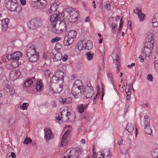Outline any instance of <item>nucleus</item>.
<instances>
[{"mask_svg":"<svg viewBox=\"0 0 158 158\" xmlns=\"http://www.w3.org/2000/svg\"><path fill=\"white\" fill-rule=\"evenodd\" d=\"M64 73L61 70H58L55 72L50 80V88L51 90L54 94H59L62 90V87L60 85L59 86H55V89L52 87L53 84L59 82L63 84L64 82Z\"/></svg>","mask_w":158,"mask_h":158,"instance_id":"1","label":"nucleus"},{"mask_svg":"<svg viewBox=\"0 0 158 158\" xmlns=\"http://www.w3.org/2000/svg\"><path fill=\"white\" fill-rule=\"evenodd\" d=\"M6 5L7 8L11 11L19 13L22 10L21 6L18 4L17 0H8Z\"/></svg>","mask_w":158,"mask_h":158,"instance_id":"2","label":"nucleus"},{"mask_svg":"<svg viewBox=\"0 0 158 158\" xmlns=\"http://www.w3.org/2000/svg\"><path fill=\"white\" fill-rule=\"evenodd\" d=\"M66 27L65 22H60L56 27H52V29L53 32L56 34H59L68 31Z\"/></svg>","mask_w":158,"mask_h":158,"instance_id":"3","label":"nucleus"},{"mask_svg":"<svg viewBox=\"0 0 158 158\" xmlns=\"http://www.w3.org/2000/svg\"><path fill=\"white\" fill-rule=\"evenodd\" d=\"M42 23L41 19H33L29 21L28 25L30 29L33 30L41 27Z\"/></svg>","mask_w":158,"mask_h":158,"instance_id":"4","label":"nucleus"},{"mask_svg":"<svg viewBox=\"0 0 158 158\" xmlns=\"http://www.w3.org/2000/svg\"><path fill=\"white\" fill-rule=\"evenodd\" d=\"M154 37V35L153 33H148L144 46L153 48L155 42Z\"/></svg>","mask_w":158,"mask_h":158,"instance_id":"5","label":"nucleus"},{"mask_svg":"<svg viewBox=\"0 0 158 158\" xmlns=\"http://www.w3.org/2000/svg\"><path fill=\"white\" fill-rule=\"evenodd\" d=\"M61 18L59 14H55L51 15L50 17V20L51 22V28L56 27L58 23L60 22Z\"/></svg>","mask_w":158,"mask_h":158,"instance_id":"6","label":"nucleus"},{"mask_svg":"<svg viewBox=\"0 0 158 158\" xmlns=\"http://www.w3.org/2000/svg\"><path fill=\"white\" fill-rule=\"evenodd\" d=\"M22 53L19 51L15 52L12 54L8 55L6 57L7 59L10 61L13 60H18L19 58L22 56Z\"/></svg>","mask_w":158,"mask_h":158,"instance_id":"7","label":"nucleus"},{"mask_svg":"<svg viewBox=\"0 0 158 158\" xmlns=\"http://www.w3.org/2000/svg\"><path fill=\"white\" fill-rule=\"evenodd\" d=\"M44 138L46 141L52 139L54 137V134L49 127H46L44 129Z\"/></svg>","mask_w":158,"mask_h":158,"instance_id":"8","label":"nucleus"},{"mask_svg":"<svg viewBox=\"0 0 158 158\" xmlns=\"http://www.w3.org/2000/svg\"><path fill=\"white\" fill-rule=\"evenodd\" d=\"M69 22L71 23H75L77 21L78 19V12L77 11L73 12L71 10L69 13Z\"/></svg>","mask_w":158,"mask_h":158,"instance_id":"9","label":"nucleus"},{"mask_svg":"<svg viewBox=\"0 0 158 158\" xmlns=\"http://www.w3.org/2000/svg\"><path fill=\"white\" fill-rule=\"evenodd\" d=\"M82 93L86 98L92 97L94 93L93 87L88 86L87 87L85 88Z\"/></svg>","mask_w":158,"mask_h":158,"instance_id":"10","label":"nucleus"},{"mask_svg":"<svg viewBox=\"0 0 158 158\" xmlns=\"http://www.w3.org/2000/svg\"><path fill=\"white\" fill-rule=\"evenodd\" d=\"M67 158H78V152L77 150L69 149L66 150Z\"/></svg>","mask_w":158,"mask_h":158,"instance_id":"11","label":"nucleus"},{"mask_svg":"<svg viewBox=\"0 0 158 158\" xmlns=\"http://www.w3.org/2000/svg\"><path fill=\"white\" fill-rule=\"evenodd\" d=\"M153 48L144 46L142 50V54L146 57H149L152 52Z\"/></svg>","mask_w":158,"mask_h":158,"instance_id":"12","label":"nucleus"},{"mask_svg":"<svg viewBox=\"0 0 158 158\" xmlns=\"http://www.w3.org/2000/svg\"><path fill=\"white\" fill-rule=\"evenodd\" d=\"M70 133L69 130L66 131L62 136V140L60 144V146H63L66 145L67 143L68 140L67 138L68 137L69 134Z\"/></svg>","mask_w":158,"mask_h":158,"instance_id":"13","label":"nucleus"},{"mask_svg":"<svg viewBox=\"0 0 158 158\" xmlns=\"http://www.w3.org/2000/svg\"><path fill=\"white\" fill-rule=\"evenodd\" d=\"M81 89L73 86L72 90V93L74 96L75 98H77L80 96V94L82 93L81 90Z\"/></svg>","mask_w":158,"mask_h":158,"instance_id":"14","label":"nucleus"},{"mask_svg":"<svg viewBox=\"0 0 158 158\" xmlns=\"http://www.w3.org/2000/svg\"><path fill=\"white\" fill-rule=\"evenodd\" d=\"M37 52L35 47L33 45L31 46L27 50V57L30 56L32 55L36 54Z\"/></svg>","mask_w":158,"mask_h":158,"instance_id":"15","label":"nucleus"},{"mask_svg":"<svg viewBox=\"0 0 158 158\" xmlns=\"http://www.w3.org/2000/svg\"><path fill=\"white\" fill-rule=\"evenodd\" d=\"M88 104H81L77 106V110L78 112L80 113H82L86 110Z\"/></svg>","mask_w":158,"mask_h":158,"instance_id":"16","label":"nucleus"},{"mask_svg":"<svg viewBox=\"0 0 158 158\" xmlns=\"http://www.w3.org/2000/svg\"><path fill=\"white\" fill-rule=\"evenodd\" d=\"M114 56H112V58L113 60V62L114 63L116 64V68L117 70L116 71V73H118L119 72V67L120 66V61H119V56L117 54H114Z\"/></svg>","mask_w":158,"mask_h":158,"instance_id":"17","label":"nucleus"},{"mask_svg":"<svg viewBox=\"0 0 158 158\" xmlns=\"http://www.w3.org/2000/svg\"><path fill=\"white\" fill-rule=\"evenodd\" d=\"M69 112V111L65 110H63L61 111L60 114L62 121L65 122H68Z\"/></svg>","mask_w":158,"mask_h":158,"instance_id":"18","label":"nucleus"},{"mask_svg":"<svg viewBox=\"0 0 158 158\" xmlns=\"http://www.w3.org/2000/svg\"><path fill=\"white\" fill-rule=\"evenodd\" d=\"M139 8L137 7L136 9L134 10V13L135 14H137L138 17L140 19V21H142L144 19L145 15L142 12L141 10H139Z\"/></svg>","mask_w":158,"mask_h":158,"instance_id":"19","label":"nucleus"},{"mask_svg":"<svg viewBox=\"0 0 158 158\" xmlns=\"http://www.w3.org/2000/svg\"><path fill=\"white\" fill-rule=\"evenodd\" d=\"M9 23V20L8 18H6L2 20V30L3 31H6L7 30Z\"/></svg>","mask_w":158,"mask_h":158,"instance_id":"20","label":"nucleus"},{"mask_svg":"<svg viewBox=\"0 0 158 158\" xmlns=\"http://www.w3.org/2000/svg\"><path fill=\"white\" fill-rule=\"evenodd\" d=\"M59 101L61 104H66L71 103L72 102V98L69 97L67 98H63L60 97L59 98Z\"/></svg>","mask_w":158,"mask_h":158,"instance_id":"21","label":"nucleus"},{"mask_svg":"<svg viewBox=\"0 0 158 158\" xmlns=\"http://www.w3.org/2000/svg\"><path fill=\"white\" fill-rule=\"evenodd\" d=\"M73 41V39L70 38L67 36H66L64 39V44L65 46H68L72 44Z\"/></svg>","mask_w":158,"mask_h":158,"instance_id":"22","label":"nucleus"},{"mask_svg":"<svg viewBox=\"0 0 158 158\" xmlns=\"http://www.w3.org/2000/svg\"><path fill=\"white\" fill-rule=\"evenodd\" d=\"M84 50H89L93 47L92 42L90 40H88L86 42L84 41Z\"/></svg>","mask_w":158,"mask_h":158,"instance_id":"23","label":"nucleus"},{"mask_svg":"<svg viewBox=\"0 0 158 158\" xmlns=\"http://www.w3.org/2000/svg\"><path fill=\"white\" fill-rule=\"evenodd\" d=\"M39 56V54L37 53L36 54L32 55V56H30L28 57L27 58L30 62L33 63L36 61L38 59Z\"/></svg>","mask_w":158,"mask_h":158,"instance_id":"24","label":"nucleus"},{"mask_svg":"<svg viewBox=\"0 0 158 158\" xmlns=\"http://www.w3.org/2000/svg\"><path fill=\"white\" fill-rule=\"evenodd\" d=\"M68 117V120L67 122H73L75 121L76 118L75 114L74 113H71L69 112Z\"/></svg>","mask_w":158,"mask_h":158,"instance_id":"25","label":"nucleus"},{"mask_svg":"<svg viewBox=\"0 0 158 158\" xmlns=\"http://www.w3.org/2000/svg\"><path fill=\"white\" fill-rule=\"evenodd\" d=\"M106 73L108 79L110 80L112 86H113L114 85V79L112 73L109 71H107Z\"/></svg>","mask_w":158,"mask_h":158,"instance_id":"26","label":"nucleus"},{"mask_svg":"<svg viewBox=\"0 0 158 158\" xmlns=\"http://www.w3.org/2000/svg\"><path fill=\"white\" fill-rule=\"evenodd\" d=\"M73 86L78 88L79 89H82L83 87V84L81 80H77L75 81Z\"/></svg>","mask_w":158,"mask_h":158,"instance_id":"27","label":"nucleus"},{"mask_svg":"<svg viewBox=\"0 0 158 158\" xmlns=\"http://www.w3.org/2000/svg\"><path fill=\"white\" fill-rule=\"evenodd\" d=\"M52 57L54 61H57L61 60L62 56L60 53H58L55 55H53L52 56Z\"/></svg>","mask_w":158,"mask_h":158,"instance_id":"28","label":"nucleus"},{"mask_svg":"<svg viewBox=\"0 0 158 158\" xmlns=\"http://www.w3.org/2000/svg\"><path fill=\"white\" fill-rule=\"evenodd\" d=\"M77 34V32L73 30L69 32L68 35L67 36L69 38L74 40V38L76 37Z\"/></svg>","mask_w":158,"mask_h":158,"instance_id":"29","label":"nucleus"},{"mask_svg":"<svg viewBox=\"0 0 158 158\" xmlns=\"http://www.w3.org/2000/svg\"><path fill=\"white\" fill-rule=\"evenodd\" d=\"M77 49L79 51L84 50V41H81L78 42L77 44Z\"/></svg>","mask_w":158,"mask_h":158,"instance_id":"30","label":"nucleus"},{"mask_svg":"<svg viewBox=\"0 0 158 158\" xmlns=\"http://www.w3.org/2000/svg\"><path fill=\"white\" fill-rule=\"evenodd\" d=\"M58 8V5L57 4L55 3L54 4H53L51 6L50 10H49V14H52V12H54L56 11L57 10Z\"/></svg>","mask_w":158,"mask_h":158,"instance_id":"31","label":"nucleus"},{"mask_svg":"<svg viewBox=\"0 0 158 158\" xmlns=\"http://www.w3.org/2000/svg\"><path fill=\"white\" fill-rule=\"evenodd\" d=\"M144 126H150V119L149 117L147 115H145L144 117Z\"/></svg>","mask_w":158,"mask_h":158,"instance_id":"32","label":"nucleus"},{"mask_svg":"<svg viewBox=\"0 0 158 158\" xmlns=\"http://www.w3.org/2000/svg\"><path fill=\"white\" fill-rule=\"evenodd\" d=\"M126 130L128 132L131 133L134 130L133 126L131 123H128L126 127Z\"/></svg>","mask_w":158,"mask_h":158,"instance_id":"33","label":"nucleus"},{"mask_svg":"<svg viewBox=\"0 0 158 158\" xmlns=\"http://www.w3.org/2000/svg\"><path fill=\"white\" fill-rule=\"evenodd\" d=\"M85 55L86 56V59L88 60H90L93 59L94 54L93 52H88L85 53Z\"/></svg>","mask_w":158,"mask_h":158,"instance_id":"34","label":"nucleus"},{"mask_svg":"<svg viewBox=\"0 0 158 158\" xmlns=\"http://www.w3.org/2000/svg\"><path fill=\"white\" fill-rule=\"evenodd\" d=\"M33 83V81L31 79H29L27 80L24 83V86L25 88L29 87Z\"/></svg>","mask_w":158,"mask_h":158,"instance_id":"35","label":"nucleus"},{"mask_svg":"<svg viewBox=\"0 0 158 158\" xmlns=\"http://www.w3.org/2000/svg\"><path fill=\"white\" fill-rule=\"evenodd\" d=\"M152 156L154 158H158V149H153L151 152Z\"/></svg>","mask_w":158,"mask_h":158,"instance_id":"36","label":"nucleus"},{"mask_svg":"<svg viewBox=\"0 0 158 158\" xmlns=\"http://www.w3.org/2000/svg\"><path fill=\"white\" fill-rule=\"evenodd\" d=\"M144 127V131L145 133L148 134L150 135L152 133V129L150 128V127L149 126H146Z\"/></svg>","mask_w":158,"mask_h":158,"instance_id":"37","label":"nucleus"},{"mask_svg":"<svg viewBox=\"0 0 158 158\" xmlns=\"http://www.w3.org/2000/svg\"><path fill=\"white\" fill-rule=\"evenodd\" d=\"M42 87V85L40 81H37L36 84V89L37 91L41 90Z\"/></svg>","mask_w":158,"mask_h":158,"instance_id":"38","label":"nucleus"},{"mask_svg":"<svg viewBox=\"0 0 158 158\" xmlns=\"http://www.w3.org/2000/svg\"><path fill=\"white\" fill-rule=\"evenodd\" d=\"M28 106V104L27 103H23L22 105L20 106L21 109L23 110H26L27 109V106Z\"/></svg>","mask_w":158,"mask_h":158,"instance_id":"39","label":"nucleus"},{"mask_svg":"<svg viewBox=\"0 0 158 158\" xmlns=\"http://www.w3.org/2000/svg\"><path fill=\"white\" fill-rule=\"evenodd\" d=\"M40 3L42 5L40 6V8H44L47 5L46 1L44 0H40Z\"/></svg>","mask_w":158,"mask_h":158,"instance_id":"40","label":"nucleus"},{"mask_svg":"<svg viewBox=\"0 0 158 158\" xmlns=\"http://www.w3.org/2000/svg\"><path fill=\"white\" fill-rule=\"evenodd\" d=\"M31 142V140L30 138L26 137L24 140L23 143L27 144L28 143H30Z\"/></svg>","mask_w":158,"mask_h":158,"instance_id":"41","label":"nucleus"},{"mask_svg":"<svg viewBox=\"0 0 158 158\" xmlns=\"http://www.w3.org/2000/svg\"><path fill=\"white\" fill-rule=\"evenodd\" d=\"M61 40V38L60 37H56L52 39L51 40V42L52 43H54L59 41Z\"/></svg>","mask_w":158,"mask_h":158,"instance_id":"42","label":"nucleus"},{"mask_svg":"<svg viewBox=\"0 0 158 158\" xmlns=\"http://www.w3.org/2000/svg\"><path fill=\"white\" fill-rule=\"evenodd\" d=\"M40 0H38L37 1H35V2H36V6L37 9H42L44 8H40V6L42 5H41V3H40Z\"/></svg>","mask_w":158,"mask_h":158,"instance_id":"43","label":"nucleus"},{"mask_svg":"<svg viewBox=\"0 0 158 158\" xmlns=\"http://www.w3.org/2000/svg\"><path fill=\"white\" fill-rule=\"evenodd\" d=\"M112 29L114 32H115L117 29V27L116 24L113 23L111 24Z\"/></svg>","mask_w":158,"mask_h":158,"instance_id":"44","label":"nucleus"},{"mask_svg":"<svg viewBox=\"0 0 158 158\" xmlns=\"http://www.w3.org/2000/svg\"><path fill=\"white\" fill-rule=\"evenodd\" d=\"M11 65L13 68H16L18 66V64H17V63L15 61L12 62Z\"/></svg>","mask_w":158,"mask_h":158,"instance_id":"45","label":"nucleus"},{"mask_svg":"<svg viewBox=\"0 0 158 158\" xmlns=\"http://www.w3.org/2000/svg\"><path fill=\"white\" fill-rule=\"evenodd\" d=\"M50 73L51 72L49 70H47L45 72L44 75L47 77H48Z\"/></svg>","mask_w":158,"mask_h":158,"instance_id":"46","label":"nucleus"},{"mask_svg":"<svg viewBox=\"0 0 158 158\" xmlns=\"http://www.w3.org/2000/svg\"><path fill=\"white\" fill-rule=\"evenodd\" d=\"M147 79L149 81H152L153 80L152 75L151 74H148L147 77Z\"/></svg>","mask_w":158,"mask_h":158,"instance_id":"47","label":"nucleus"},{"mask_svg":"<svg viewBox=\"0 0 158 158\" xmlns=\"http://www.w3.org/2000/svg\"><path fill=\"white\" fill-rule=\"evenodd\" d=\"M8 89H9V92L11 94L13 95L15 94V90L13 88H8Z\"/></svg>","mask_w":158,"mask_h":158,"instance_id":"48","label":"nucleus"},{"mask_svg":"<svg viewBox=\"0 0 158 158\" xmlns=\"http://www.w3.org/2000/svg\"><path fill=\"white\" fill-rule=\"evenodd\" d=\"M104 7L108 10H109L110 9V4H106L104 5Z\"/></svg>","mask_w":158,"mask_h":158,"instance_id":"49","label":"nucleus"},{"mask_svg":"<svg viewBox=\"0 0 158 158\" xmlns=\"http://www.w3.org/2000/svg\"><path fill=\"white\" fill-rule=\"evenodd\" d=\"M66 154V151L63 154L61 155L60 158H67V155Z\"/></svg>","mask_w":158,"mask_h":158,"instance_id":"50","label":"nucleus"},{"mask_svg":"<svg viewBox=\"0 0 158 158\" xmlns=\"http://www.w3.org/2000/svg\"><path fill=\"white\" fill-rule=\"evenodd\" d=\"M68 56L67 55H64L62 59L63 61L64 62L66 61L68 59Z\"/></svg>","mask_w":158,"mask_h":158,"instance_id":"51","label":"nucleus"},{"mask_svg":"<svg viewBox=\"0 0 158 158\" xmlns=\"http://www.w3.org/2000/svg\"><path fill=\"white\" fill-rule=\"evenodd\" d=\"M80 0H72L73 3L75 5L78 4L80 2Z\"/></svg>","mask_w":158,"mask_h":158,"instance_id":"52","label":"nucleus"},{"mask_svg":"<svg viewBox=\"0 0 158 158\" xmlns=\"http://www.w3.org/2000/svg\"><path fill=\"white\" fill-rule=\"evenodd\" d=\"M107 152L108 153L106 158H110L112 155L110 154V150H108Z\"/></svg>","mask_w":158,"mask_h":158,"instance_id":"53","label":"nucleus"},{"mask_svg":"<svg viewBox=\"0 0 158 158\" xmlns=\"http://www.w3.org/2000/svg\"><path fill=\"white\" fill-rule=\"evenodd\" d=\"M21 5L23 6L26 4V1L25 0H20Z\"/></svg>","mask_w":158,"mask_h":158,"instance_id":"54","label":"nucleus"},{"mask_svg":"<svg viewBox=\"0 0 158 158\" xmlns=\"http://www.w3.org/2000/svg\"><path fill=\"white\" fill-rule=\"evenodd\" d=\"M123 16L122 17V18L120 19V22L119 23V26L123 27Z\"/></svg>","mask_w":158,"mask_h":158,"instance_id":"55","label":"nucleus"},{"mask_svg":"<svg viewBox=\"0 0 158 158\" xmlns=\"http://www.w3.org/2000/svg\"><path fill=\"white\" fill-rule=\"evenodd\" d=\"M135 63H132L131 64H129L127 65V67L128 68H132L133 66H135Z\"/></svg>","mask_w":158,"mask_h":158,"instance_id":"56","label":"nucleus"},{"mask_svg":"<svg viewBox=\"0 0 158 158\" xmlns=\"http://www.w3.org/2000/svg\"><path fill=\"white\" fill-rule=\"evenodd\" d=\"M127 94H131V91L130 90V89L129 88L127 89V88L125 90Z\"/></svg>","mask_w":158,"mask_h":158,"instance_id":"57","label":"nucleus"},{"mask_svg":"<svg viewBox=\"0 0 158 158\" xmlns=\"http://www.w3.org/2000/svg\"><path fill=\"white\" fill-rule=\"evenodd\" d=\"M153 26L155 27H158V21L152 24Z\"/></svg>","mask_w":158,"mask_h":158,"instance_id":"58","label":"nucleus"},{"mask_svg":"<svg viewBox=\"0 0 158 158\" xmlns=\"http://www.w3.org/2000/svg\"><path fill=\"white\" fill-rule=\"evenodd\" d=\"M11 156L12 158H15L16 157V155L13 152H11Z\"/></svg>","mask_w":158,"mask_h":158,"instance_id":"59","label":"nucleus"},{"mask_svg":"<svg viewBox=\"0 0 158 158\" xmlns=\"http://www.w3.org/2000/svg\"><path fill=\"white\" fill-rule=\"evenodd\" d=\"M82 4L83 5L84 8L85 9H87V4L84 2H82Z\"/></svg>","mask_w":158,"mask_h":158,"instance_id":"60","label":"nucleus"},{"mask_svg":"<svg viewBox=\"0 0 158 158\" xmlns=\"http://www.w3.org/2000/svg\"><path fill=\"white\" fill-rule=\"evenodd\" d=\"M158 21V19L155 18H154L152 20V24H154V23H155V22H157Z\"/></svg>","mask_w":158,"mask_h":158,"instance_id":"61","label":"nucleus"},{"mask_svg":"<svg viewBox=\"0 0 158 158\" xmlns=\"http://www.w3.org/2000/svg\"><path fill=\"white\" fill-rule=\"evenodd\" d=\"M100 154L101 156H102V157H97V156H96V158H104L105 154L102 153L101 152H100Z\"/></svg>","mask_w":158,"mask_h":158,"instance_id":"62","label":"nucleus"},{"mask_svg":"<svg viewBox=\"0 0 158 158\" xmlns=\"http://www.w3.org/2000/svg\"><path fill=\"white\" fill-rule=\"evenodd\" d=\"M48 57V55L47 53H45L44 54V58L46 59Z\"/></svg>","mask_w":158,"mask_h":158,"instance_id":"63","label":"nucleus"},{"mask_svg":"<svg viewBox=\"0 0 158 158\" xmlns=\"http://www.w3.org/2000/svg\"><path fill=\"white\" fill-rule=\"evenodd\" d=\"M120 16L119 15H117L116 18V21H118L120 19Z\"/></svg>","mask_w":158,"mask_h":158,"instance_id":"64","label":"nucleus"}]
</instances>
